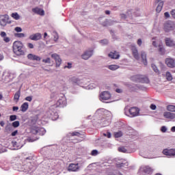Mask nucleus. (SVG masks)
<instances>
[{"label": "nucleus", "mask_w": 175, "mask_h": 175, "mask_svg": "<svg viewBox=\"0 0 175 175\" xmlns=\"http://www.w3.org/2000/svg\"><path fill=\"white\" fill-rule=\"evenodd\" d=\"M131 80L132 81H135L136 83H144L146 84H148L150 83V79L146 75H135L131 77Z\"/></svg>", "instance_id": "obj_1"}, {"label": "nucleus", "mask_w": 175, "mask_h": 175, "mask_svg": "<svg viewBox=\"0 0 175 175\" xmlns=\"http://www.w3.org/2000/svg\"><path fill=\"white\" fill-rule=\"evenodd\" d=\"M163 155H166L167 157H168V158H174L175 157V149L174 148H171V149L165 148L163 150Z\"/></svg>", "instance_id": "obj_2"}, {"label": "nucleus", "mask_w": 175, "mask_h": 175, "mask_svg": "<svg viewBox=\"0 0 175 175\" xmlns=\"http://www.w3.org/2000/svg\"><path fill=\"white\" fill-rule=\"evenodd\" d=\"M174 28H175V25L172 21H168L164 24L165 32H170V31H173Z\"/></svg>", "instance_id": "obj_3"}, {"label": "nucleus", "mask_w": 175, "mask_h": 175, "mask_svg": "<svg viewBox=\"0 0 175 175\" xmlns=\"http://www.w3.org/2000/svg\"><path fill=\"white\" fill-rule=\"evenodd\" d=\"M111 98V94L108 91L101 92L100 94V100L105 102V100H109Z\"/></svg>", "instance_id": "obj_4"}, {"label": "nucleus", "mask_w": 175, "mask_h": 175, "mask_svg": "<svg viewBox=\"0 0 175 175\" xmlns=\"http://www.w3.org/2000/svg\"><path fill=\"white\" fill-rule=\"evenodd\" d=\"M131 51L134 58L139 61V59H140V55H139V51L137 50L136 45H131Z\"/></svg>", "instance_id": "obj_5"}, {"label": "nucleus", "mask_w": 175, "mask_h": 175, "mask_svg": "<svg viewBox=\"0 0 175 175\" xmlns=\"http://www.w3.org/2000/svg\"><path fill=\"white\" fill-rule=\"evenodd\" d=\"M8 21H9V15H0V25L5 27L8 24Z\"/></svg>", "instance_id": "obj_6"}, {"label": "nucleus", "mask_w": 175, "mask_h": 175, "mask_svg": "<svg viewBox=\"0 0 175 175\" xmlns=\"http://www.w3.org/2000/svg\"><path fill=\"white\" fill-rule=\"evenodd\" d=\"M94 55V50L90 49L84 52L81 55L83 59H88Z\"/></svg>", "instance_id": "obj_7"}, {"label": "nucleus", "mask_w": 175, "mask_h": 175, "mask_svg": "<svg viewBox=\"0 0 175 175\" xmlns=\"http://www.w3.org/2000/svg\"><path fill=\"white\" fill-rule=\"evenodd\" d=\"M64 106H66V98L62 96L57 100L56 107H64Z\"/></svg>", "instance_id": "obj_8"}, {"label": "nucleus", "mask_w": 175, "mask_h": 175, "mask_svg": "<svg viewBox=\"0 0 175 175\" xmlns=\"http://www.w3.org/2000/svg\"><path fill=\"white\" fill-rule=\"evenodd\" d=\"M155 3L157 4L156 12L157 13H161V12H162V9L163 8V4L165 3V1H163V0H156Z\"/></svg>", "instance_id": "obj_9"}, {"label": "nucleus", "mask_w": 175, "mask_h": 175, "mask_svg": "<svg viewBox=\"0 0 175 175\" xmlns=\"http://www.w3.org/2000/svg\"><path fill=\"white\" fill-rule=\"evenodd\" d=\"M79 169L80 167L79 166V163H71L69 165L68 170V172H79Z\"/></svg>", "instance_id": "obj_10"}, {"label": "nucleus", "mask_w": 175, "mask_h": 175, "mask_svg": "<svg viewBox=\"0 0 175 175\" xmlns=\"http://www.w3.org/2000/svg\"><path fill=\"white\" fill-rule=\"evenodd\" d=\"M51 57L55 59L56 62V66L59 67L61 65V62H62V59H61V57H59V55H58L57 53H53L51 55Z\"/></svg>", "instance_id": "obj_11"}, {"label": "nucleus", "mask_w": 175, "mask_h": 175, "mask_svg": "<svg viewBox=\"0 0 175 175\" xmlns=\"http://www.w3.org/2000/svg\"><path fill=\"white\" fill-rule=\"evenodd\" d=\"M12 145L14 147V150H18V148H21L23 146H24V144L21 143V139H18L17 142H12Z\"/></svg>", "instance_id": "obj_12"}, {"label": "nucleus", "mask_w": 175, "mask_h": 175, "mask_svg": "<svg viewBox=\"0 0 175 175\" xmlns=\"http://www.w3.org/2000/svg\"><path fill=\"white\" fill-rule=\"evenodd\" d=\"M129 113L131 114V117H136L137 116H139V108L137 107H131L129 109Z\"/></svg>", "instance_id": "obj_13"}, {"label": "nucleus", "mask_w": 175, "mask_h": 175, "mask_svg": "<svg viewBox=\"0 0 175 175\" xmlns=\"http://www.w3.org/2000/svg\"><path fill=\"white\" fill-rule=\"evenodd\" d=\"M140 171L145 174H150V173H152V168L150 166H144L140 168Z\"/></svg>", "instance_id": "obj_14"}, {"label": "nucleus", "mask_w": 175, "mask_h": 175, "mask_svg": "<svg viewBox=\"0 0 175 175\" xmlns=\"http://www.w3.org/2000/svg\"><path fill=\"white\" fill-rule=\"evenodd\" d=\"M163 117L168 120H174L175 118V113H171L169 111H165L163 113Z\"/></svg>", "instance_id": "obj_15"}, {"label": "nucleus", "mask_w": 175, "mask_h": 175, "mask_svg": "<svg viewBox=\"0 0 175 175\" xmlns=\"http://www.w3.org/2000/svg\"><path fill=\"white\" fill-rule=\"evenodd\" d=\"M29 38L31 40H40L42 39V34L40 33H36L31 35Z\"/></svg>", "instance_id": "obj_16"}, {"label": "nucleus", "mask_w": 175, "mask_h": 175, "mask_svg": "<svg viewBox=\"0 0 175 175\" xmlns=\"http://www.w3.org/2000/svg\"><path fill=\"white\" fill-rule=\"evenodd\" d=\"M24 47V44L20 41H15L13 44V50H17L19 49H23Z\"/></svg>", "instance_id": "obj_17"}, {"label": "nucleus", "mask_w": 175, "mask_h": 175, "mask_svg": "<svg viewBox=\"0 0 175 175\" xmlns=\"http://www.w3.org/2000/svg\"><path fill=\"white\" fill-rule=\"evenodd\" d=\"M165 64L169 68H174L175 66L174 59L172 58H167L165 59Z\"/></svg>", "instance_id": "obj_18"}, {"label": "nucleus", "mask_w": 175, "mask_h": 175, "mask_svg": "<svg viewBox=\"0 0 175 175\" xmlns=\"http://www.w3.org/2000/svg\"><path fill=\"white\" fill-rule=\"evenodd\" d=\"M108 57L112 59H118L120 58V53L117 51L110 52Z\"/></svg>", "instance_id": "obj_19"}, {"label": "nucleus", "mask_w": 175, "mask_h": 175, "mask_svg": "<svg viewBox=\"0 0 175 175\" xmlns=\"http://www.w3.org/2000/svg\"><path fill=\"white\" fill-rule=\"evenodd\" d=\"M27 58L31 61H40V59H42L40 57L36 55H33L32 53H29V55H27Z\"/></svg>", "instance_id": "obj_20"}, {"label": "nucleus", "mask_w": 175, "mask_h": 175, "mask_svg": "<svg viewBox=\"0 0 175 175\" xmlns=\"http://www.w3.org/2000/svg\"><path fill=\"white\" fill-rule=\"evenodd\" d=\"M165 42L167 47H173L174 46V40L170 38H166Z\"/></svg>", "instance_id": "obj_21"}, {"label": "nucleus", "mask_w": 175, "mask_h": 175, "mask_svg": "<svg viewBox=\"0 0 175 175\" xmlns=\"http://www.w3.org/2000/svg\"><path fill=\"white\" fill-rule=\"evenodd\" d=\"M2 80L4 83H9L10 81V74L9 72H3Z\"/></svg>", "instance_id": "obj_22"}, {"label": "nucleus", "mask_w": 175, "mask_h": 175, "mask_svg": "<svg viewBox=\"0 0 175 175\" xmlns=\"http://www.w3.org/2000/svg\"><path fill=\"white\" fill-rule=\"evenodd\" d=\"M32 12L36 14H39L40 16H44V10L39 8H33Z\"/></svg>", "instance_id": "obj_23"}, {"label": "nucleus", "mask_w": 175, "mask_h": 175, "mask_svg": "<svg viewBox=\"0 0 175 175\" xmlns=\"http://www.w3.org/2000/svg\"><path fill=\"white\" fill-rule=\"evenodd\" d=\"M141 57L142 59V62L145 66H147V53L144 51L141 52Z\"/></svg>", "instance_id": "obj_24"}, {"label": "nucleus", "mask_w": 175, "mask_h": 175, "mask_svg": "<svg viewBox=\"0 0 175 175\" xmlns=\"http://www.w3.org/2000/svg\"><path fill=\"white\" fill-rule=\"evenodd\" d=\"M13 51L16 55H24L25 54L23 49H14Z\"/></svg>", "instance_id": "obj_25"}, {"label": "nucleus", "mask_w": 175, "mask_h": 175, "mask_svg": "<svg viewBox=\"0 0 175 175\" xmlns=\"http://www.w3.org/2000/svg\"><path fill=\"white\" fill-rule=\"evenodd\" d=\"M109 70H117V69H120V66L116 65V64H111L109 66H107V67Z\"/></svg>", "instance_id": "obj_26"}, {"label": "nucleus", "mask_w": 175, "mask_h": 175, "mask_svg": "<svg viewBox=\"0 0 175 175\" xmlns=\"http://www.w3.org/2000/svg\"><path fill=\"white\" fill-rule=\"evenodd\" d=\"M28 103H24L21 107V111H23V113H25V111H27L28 110Z\"/></svg>", "instance_id": "obj_27"}, {"label": "nucleus", "mask_w": 175, "mask_h": 175, "mask_svg": "<svg viewBox=\"0 0 175 175\" xmlns=\"http://www.w3.org/2000/svg\"><path fill=\"white\" fill-rule=\"evenodd\" d=\"M21 95V92L20 90L16 92L14 96V100H16V102H18V100L20 99V96Z\"/></svg>", "instance_id": "obj_28"}, {"label": "nucleus", "mask_w": 175, "mask_h": 175, "mask_svg": "<svg viewBox=\"0 0 175 175\" xmlns=\"http://www.w3.org/2000/svg\"><path fill=\"white\" fill-rule=\"evenodd\" d=\"M166 79L167 81H172L173 80V76L170 73V72H166Z\"/></svg>", "instance_id": "obj_29"}, {"label": "nucleus", "mask_w": 175, "mask_h": 175, "mask_svg": "<svg viewBox=\"0 0 175 175\" xmlns=\"http://www.w3.org/2000/svg\"><path fill=\"white\" fill-rule=\"evenodd\" d=\"M11 16L12 18H14V20H20L21 16L17 12L12 13Z\"/></svg>", "instance_id": "obj_30"}, {"label": "nucleus", "mask_w": 175, "mask_h": 175, "mask_svg": "<svg viewBox=\"0 0 175 175\" xmlns=\"http://www.w3.org/2000/svg\"><path fill=\"white\" fill-rule=\"evenodd\" d=\"M167 110L168 111L175 112V106L174 105H167Z\"/></svg>", "instance_id": "obj_31"}, {"label": "nucleus", "mask_w": 175, "mask_h": 175, "mask_svg": "<svg viewBox=\"0 0 175 175\" xmlns=\"http://www.w3.org/2000/svg\"><path fill=\"white\" fill-rule=\"evenodd\" d=\"M53 109H54V106H52L50 107L49 111L47 112V117H51L53 116L54 111H53Z\"/></svg>", "instance_id": "obj_32"}, {"label": "nucleus", "mask_w": 175, "mask_h": 175, "mask_svg": "<svg viewBox=\"0 0 175 175\" xmlns=\"http://www.w3.org/2000/svg\"><path fill=\"white\" fill-rule=\"evenodd\" d=\"M12 125L14 128H18L20 126V122L18 120L14 121L12 123Z\"/></svg>", "instance_id": "obj_33"}, {"label": "nucleus", "mask_w": 175, "mask_h": 175, "mask_svg": "<svg viewBox=\"0 0 175 175\" xmlns=\"http://www.w3.org/2000/svg\"><path fill=\"white\" fill-rule=\"evenodd\" d=\"M100 43L102 46H106V44H109V40L107 39H104L100 41Z\"/></svg>", "instance_id": "obj_34"}, {"label": "nucleus", "mask_w": 175, "mask_h": 175, "mask_svg": "<svg viewBox=\"0 0 175 175\" xmlns=\"http://www.w3.org/2000/svg\"><path fill=\"white\" fill-rule=\"evenodd\" d=\"M53 37H54V41L57 42L59 38L58 36V33H57V31H53Z\"/></svg>", "instance_id": "obj_35"}, {"label": "nucleus", "mask_w": 175, "mask_h": 175, "mask_svg": "<svg viewBox=\"0 0 175 175\" xmlns=\"http://www.w3.org/2000/svg\"><path fill=\"white\" fill-rule=\"evenodd\" d=\"M16 38H25V34L23 33H15Z\"/></svg>", "instance_id": "obj_36"}, {"label": "nucleus", "mask_w": 175, "mask_h": 175, "mask_svg": "<svg viewBox=\"0 0 175 175\" xmlns=\"http://www.w3.org/2000/svg\"><path fill=\"white\" fill-rule=\"evenodd\" d=\"M152 68L153 69L154 72H155V73H159V70H158V68L157 66H155V64H152Z\"/></svg>", "instance_id": "obj_37"}, {"label": "nucleus", "mask_w": 175, "mask_h": 175, "mask_svg": "<svg viewBox=\"0 0 175 175\" xmlns=\"http://www.w3.org/2000/svg\"><path fill=\"white\" fill-rule=\"evenodd\" d=\"M42 62H44V64H51V59H50V57H47L46 59H42Z\"/></svg>", "instance_id": "obj_38"}, {"label": "nucleus", "mask_w": 175, "mask_h": 175, "mask_svg": "<svg viewBox=\"0 0 175 175\" xmlns=\"http://www.w3.org/2000/svg\"><path fill=\"white\" fill-rule=\"evenodd\" d=\"M124 166L128 167V163H118L117 167H124Z\"/></svg>", "instance_id": "obj_39"}, {"label": "nucleus", "mask_w": 175, "mask_h": 175, "mask_svg": "<svg viewBox=\"0 0 175 175\" xmlns=\"http://www.w3.org/2000/svg\"><path fill=\"white\" fill-rule=\"evenodd\" d=\"M159 51L161 53V54H165V48L162 46V45L159 46Z\"/></svg>", "instance_id": "obj_40"}, {"label": "nucleus", "mask_w": 175, "mask_h": 175, "mask_svg": "<svg viewBox=\"0 0 175 175\" xmlns=\"http://www.w3.org/2000/svg\"><path fill=\"white\" fill-rule=\"evenodd\" d=\"M17 120V116L16 115H11L10 116V121H16Z\"/></svg>", "instance_id": "obj_41"}, {"label": "nucleus", "mask_w": 175, "mask_h": 175, "mask_svg": "<svg viewBox=\"0 0 175 175\" xmlns=\"http://www.w3.org/2000/svg\"><path fill=\"white\" fill-rule=\"evenodd\" d=\"M118 151L120 152H127L128 150L124 147H120L118 148Z\"/></svg>", "instance_id": "obj_42"}, {"label": "nucleus", "mask_w": 175, "mask_h": 175, "mask_svg": "<svg viewBox=\"0 0 175 175\" xmlns=\"http://www.w3.org/2000/svg\"><path fill=\"white\" fill-rule=\"evenodd\" d=\"M115 137H121L122 136V133L121 131L117 132L114 133Z\"/></svg>", "instance_id": "obj_43"}, {"label": "nucleus", "mask_w": 175, "mask_h": 175, "mask_svg": "<svg viewBox=\"0 0 175 175\" xmlns=\"http://www.w3.org/2000/svg\"><path fill=\"white\" fill-rule=\"evenodd\" d=\"M161 131L163 132V133H165L167 131V127H166V126H161Z\"/></svg>", "instance_id": "obj_44"}, {"label": "nucleus", "mask_w": 175, "mask_h": 175, "mask_svg": "<svg viewBox=\"0 0 175 175\" xmlns=\"http://www.w3.org/2000/svg\"><path fill=\"white\" fill-rule=\"evenodd\" d=\"M72 81L74 84H79V79L77 78H72Z\"/></svg>", "instance_id": "obj_45"}, {"label": "nucleus", "mask_w": 175, "mask_h": 175, "mask_svg": "<svg viewBox=\"0 0 175 175\" xmlns=\"http://www.w3.org/2000/svg\"><path fill=\"white\" fill-rule=\"evenodd\" d=\"M14 30L16 31V32H22L23 31V29H21V27H15Z\"/></svg>", "instance_id": "obj_46"}, {"label": "nucleus", "mask_w": 175, "mask_h": 175, "mask_svg": "<svg viewBox=\"0 0 175 175\" xmlns=\"http://www.w3.org/2000/svg\"><path fill=\"white\" fill-rule=\"evenodd\" d=\"M143 44V41L142 40V39H138L137 41V44H138V46L140 47L142 46V44Z\"/></svg>", "instance_id": "obj_47"}, {"label": "nucleus", "mask_w": 175, "mask_h": 175, "mask_svg": "<svg viewBox=\"0 0 175 175\" xmlns=\"http://www.w3.org/2000/svg\"><path fill=\"white\" fill-rule=\"evenodd\" d=\"M103 135L108 137V139H110L111 137V133L109 132H107V133H103Z\"/></svg>", "instance_id": "obj_48"}, {"label": "nucleus", "mask_w": 175, "mask_h": 175, "mask_svg": "<svg viewBox=\"0 0 175 175\" xmlns=\"http://www.w3.org/2000/svg\"><path fill=\"white\" fill-rule=\"evenodd\" d=\"M98 154V151L96 150H93L91 152V155L93 157H96V155Z\"/></svg>", "instance_id": "obj_49"}, {"label": "nucleus", "mask_w": 175, "mask_h": 175, "mask_svg": "<svg viewBox=\"0 0 175 175\" xmlns=\"http://www.w3.org/2000/svg\"><path fill=\"white\" fill-rule=\"evenodd\" d=\"M3 40L4 42H5V43H9V42H10V38L9 37L5 36L3 38Z\"/></svg>", "instance_id": "obj_50"}, {"label": "nucleus", "mask_w": 175, "mask_h": 175, "mask_svg": "<svg viewBox=\"0 0 175 175\" xmlns=\"http://www.w3.org/2000/svg\"><path fill=\"white\" fill-rule=\"evenodd\" d=\"M66 68H67L68 69H71V68H72V64L68 63L67 66H64V69H66Z\"/></svg>", "instance_id": "obj_51"}, {"label": "nucleus", "mask_w": 175, "mask_h": 175, "mask_svg": "<svg viewBox=\"0 0 175 175\" xmlns=\"http://www.w3.org/2000/svg\"><path fill=\"white\" fill-rule=\"evenodd\" d=\"M25 100H27V102H31L32 101V96L26 97Z\"/></svg>", "instance_id": "obj_52"}, {"label": "nucleus", "mask_w": 175, "mask_h": 175, "mask_svg": "<svg viewBox=\"0 0 175 175\" xmlns=\"http://www.w3.org/2000/svg\"><path fill=\"white\" fill-rule=\"evenodd\" d=\"M72 136H80V133L79 132H74L71 133Z\"/></svg>", "instance_id": "obj_53"}, {"label": "nucleus", "mask_w": 175, "mask_h": 175, "mask_svg": "<svg viewBox=\"0 0 175 175\" xmlns=\"http://www.w3.org/2000/svg\"><path fill=\"white\" fill-rule=\"evenodd\" d=\"M164 16H165V18H169V17H170V14H169L168 12H166L164 13Z\"/></svg>", "instance_id": "obj_54"}, {"label": "nucleus", "mask_w": 175, "mask_h": 175, "mask_svg": "<svg viewBox=\"0 0 175 175\" xmlns=\"http://www.w3.org/2000/svg\"><path fill=\"white\" fill-rule=\"evenodd\" d=\"M0 35H1V38H5L6 33L5 31H1Z\"/></svg>", "instance_id": "obj_55"}, {"label": "nucleus", "mask_w": 175, "mask_h": 175, "mask_svg": "<svg viewBox=\"0 0 175 175\" xmlns=\"http://www.w3.org/2000/svg\"><path fill=\"white\" fill-rule=\"evenodd\" d=\"M150 109H151L152 110H155V109H157V105H154V104H152V105H150Z\"/></svg>", "instance_id": "obj_56"}, {"label": "nucleus", "mask_w": 175, "mask_h": 175, "mask_svg": "<svg viewBox=\"0 0 175 175\" xmlns=\"http://www.w3.org/2000/svg\"><path fill=\"white\" fill-rule=\"evenodd\" d=\"M27 47H29V49H33V44L32 43H28Z\"/></svg>", "instance_id": "obj_57"}, {"label": "nucleus", "mask_w": 175, "mask_h": 175, "mask_svg": "<svg viewBox=\"0 0 175 175\" xmlns=\"http://www.w3.org/2000/svg\"><path fill=\"white\" fill-rule=\"evenodd\" d=\"M17 133H18V131L16 130V131L12 132L11 135L12 136H16V135H17Z\"/></svg>", "instance_id": "obj_58"}, {"label": "nucleus", "mask_w": 175, "mask_h": 175, "mask_svg": "<svg viewBox=\"0 0 175 175\" xmlns=\"http://www.w3.org/2000/svg\"><path fill=\"white\" fill-rule=\"evenodd\" d=\"M171 14L172 16V17L174 18H175V10H173L172 12H171Z\"/></svg>", "instance_id": "obj_59"}, {"label": "nucleus", "mask_w": 175, "mask_h": 175, "mask_svg": "<svg viewBox=\"0 0 175 175\" xmlns=\"http://www.w3.org/2000/svg\"><path fill=\"white\" fill-rule=\"evenodd\" d=\"M121 18H126V15L125 14H120Z\"/></svg>", "instance_id": "obj_60"}, {"label": "nucleus", "mask_w": 175, "mask_h": 175, "mask_svg": "<svg viewBox=\"0 0 175 175\" xmlns=\"http://www.w3.org/2000/svg\"><path fill=\"white\" fill-rule=\"evenodd\" d=\"M127 16H129L130 17L132 16V10H129L127 12Z\"/></svg>", "instance_id": "obj_61"}, {"label": "nucleus", "mask_w": 175, "mask_h": 175, "mask_svg": "<svg viewBox=\"0 0 175 175\" xmlns=\"http://www.w3.org/2000/svg\"><path fill=\"white\" fill-rule=\"evenodd\" d=\"M12 110L13 111H17L18 110V107H13Z\"/></svg>", "instance_id": "obj_62"}, {"label": "nucleus", "mask_w": 175, "mask_h": 175, "mask_svg": "<svg viewBox=\"0 0 175 175\" xmlns=\"http://www.w3.org/2000/svg\"><path fill=\"white\" fill-rule=\"evenodd\" d=\"M116 92H118V94H121V92H122V90H121V89H116Z\"/></svg>", "instance_id": "obj_63"}, {"label": "nucleus", "mask_w": 175, "mask_h": 175, "mask_svg": "<svg viewBox=\"0 0 175 175\" xmlns=\"http://www.w3.org/2000/svg\"><path fill=\"white\" fill-rule=\"evenodd\" d=\"M171 132H175V126L171 128Z\"/></svg>", "instance_id": "obj_64"}]
</instances>
